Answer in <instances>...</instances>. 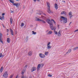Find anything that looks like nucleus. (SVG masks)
Wrapping results in <instances>:
<instances>
[{"label":"nucleus","mask_w":78,"mask_h":78,"mask_svg":"<svg viewBox=\"0 0 78 78\" xmlns=\"http://www.w3.org/2000/svg\"><path fill=\"white\" fill-rule=\"evenodd\" d=\"M60 20L61 23H63V24H65L67 22V18L64 16H61Z\"/></svg>","instance_id":"1"},{"label":"nucleus","mask_w":78,"mask_h":78,"mask_svg":"<svg viewBox=\"0 0 78 78\" xmlns=\"http://www.w3.org/2000/svg\"><path fill=\"white\" fill-rule=\"evenodd\" d=\"M46 22L50 25V28L51 30H54V27L53 26V22L50 21V19H47L46 20Z\"/></svg>","instance_id":"2"},{"label":"nucleus","mask_w":78,"mask_h":78,"mask_svg":"<svg viewBox=\"0 0 78 78\" xmlns=\"http://www.w3.org/2000/svg\"><path fill=\"white\" fill-rule=\"evenodd\" d=\"M9 2H11V3H12V5H14V6H16V8L17 7H19L20 5V3H14V2L12 0H9Z\"/></svg>","instance_id":"3"},{"label":"nucleus","mask_w":78,"mask_h":78,"mask_svg":"<svg viewBox=\"0 0 78 78\" xmlns=\"http://www.w3.org/2000/svg\"><path fill=\"white\" fill-rule=\"evenodd\" d=\"M8 72L7 71H5L3 75V76L4 78H8Z\"/></svg>","instance_id":"4"},{"label":"nucleus","mask_w":78,"mask_h":78,"mask_svg":"<svg viewBox=\"0 0 78 78\" xmlns=\"http://www.w3.org/2000/svg\"><path fill=\"white\" fill-rule=\"evenodd\" d=\"M36 67H33L31 69V72H34V71H35V70H36Z\"/></svg>","instance_id":"5"},{"label":"nucleus","mask_w":78,"mask_h":78,"mask_svg":"<svg viewBox=\"0 0 78 78\" xmlns=\"http://www.w3.org/2000/svg\"><path fill=\"white\" fill-rule=\"evenodd\" d=\"M39 55L41 58H45V55L43 54L42 53L39 54Z\"/></svg>","instance_id":"6"},{"label":"nucleus","mask_w":78,"mask_h":78,"mask_svg":"<svg viewBox=\"0 0 78 78\" xmlns=\"http://www.w3.org/2000/svg\"><path fill=\"white\" fill-rule=\"evenodd\" d=\"M40 68H41V64H39L38 65V66L37 68V72H38L39 70H40Z\"/></svg>","instance_id":"7"},{"label":"nucleus","mask_w":78,"mask_h":78,"mask_svg":"<svg viewBox=\"0 0 78 78\" xmlns=\"http://www.w3.org/2000/svg\"><path fill=\"white\" fill-rule=\"evenodd\" d=\"M48 10L47 11L48 13H51V12L52 13H53V12H51V11L50 10V8H48Z\"/></svg>","instance_id":"8"},{"label":"nucleus","mask_w":78,"mask_h":78,"mask_svg":"<svg viewBox=\"0 0 78 78\" xmlns=\"http://www.w3.org/2000/svg\"><path fill=\"white\" fill-rule=\"evenodd\" d=\"M69 15L70 17V19H71V18H72V17L73 16V15H72V12H69Z\"/></svg>","instance_id":"9"},{"label":"nucleus","mask_w":78,"mask_h":78,"mask_svg":"<svg viewBox=\"0 0 78 78\" xmlns=\"http://www.w3.org/2000/svg\"><path fill=\"white\" fill-rule=\"evenodd\" d=\"M41 20L39 18L37 17H35V20L36 21H39L40 22Z\"/></svg>","instance_id":"10"},{"label":"nucleus","mask_w":78,"mask_h":78,"mask_svg":"<svg viewBox=\"0 0 78 78\" xmlns=\"http://www.w3.org/2000/svg\"><path fill=\"white\" fill-rule=\"evenodd\" d=\"M61 30H60L58 33V36H61Z\"/></svg>","instance_id":"11"},{"label":"nucleus","mask_w":78,"mask_h":78,"mask_svg":"<svg viewBox=\"0 0 78 78\" xmlns=\"http://www.w3.org/2000/svg\"><path fill=\"white\" fill-rule=\"evenodd\" d=\"M67 13H66V12L65 11H62L61 12V14H64L65 15H66V16H67Z\"/></svg>","instance_id":"12"},{"label":"nucleus","mask_w":78,"mask_h":78,"mask_svg":"<svg viewBox=\"0 0 78 78\" xmlns=\"http://www.w3.org/2000/svg\"><path fill=\"white\" fill-rule=\"evenodd\" d=\"M10 31L11 33V34L12 36L14 35V33L13 32V31L11 29H10Z\"/></svg>","instance_id":"13"},{"label":"nucleus","mask_w":78,"mask_h":78,"mask_svg":"<svg viewBox=\"0 0 78 78\" xmlns=\"http://www.w3.org/2000/svg\"><path fill=\"white\" fill-rule=\"evenodd\" d=\"M52 34V31H49L47 33V35H49L50 34Z\"/></svg>","instance_id":"14"},{"label":"nucleus","mask_w":78,"mask_h":78,"mask_svg":"<svg viewBox=\"0 0 78 78\" xmlns=\"http://www.w3.org/2000/svg\"><path fill=\"white\" fill-rule=\"evenodd\" d=\"M27 68V65H26L24 67L23 70H24V72H25V70H26V69Z\"/></svg>","instance_id":"15"},{"label":"nucleus","mask_w":78,"mask_h":78,"mask_svg":"<svg viewBox=\"0 0 78 78\" xmlns=\"http://www.w3.org/2000/svg\"><path fill=\"white\" fill-rule=\"evenodd\" d=\"M3 66H2L0 69V73H2V72H3Z\"/></svg>","instance_id":"16"},{"label":"nucleus","mask_w":78,"mask_h":78,"mask_svg":"<svg viewBox=\"0 0 78 78\" xmlns=\"http://www.w3.org/2000/svg\"><path fill=\"white\" fill-rule=\"evenodd\" d=\"M58 5H57V4H55V8L56 9H58Z\"/></svg>","instance_id":"17"},{"label":"nucleus","mask_w":78,"mask_h":78,"mask_svg":"<svg viewBox=\"0 0 78 78\" xmlns=\"http://www.w3.org/2000/svg\"><path fill=\"white\" fill-rule=\"evenodd\" d=\"M71 51H72V49H69L68 50V51L66 53V54H68V53H70V52H71Z\"/></svg>","instance_id":"18"},{"label":"nucleus","mask_w":78,"mask_h":78,"mask_svg":"<svg viewBox=\"0 0 78 78\" xmlns=\"http://www.w3.org/2000/svg\"><path fill=\"white\" fill-rule=\"evenodd\" d=\"M7 41L8 43H10V38H7Z\"/></svg>","instance_id":"19"},{"label":"nucleus","mask_w":78,"mask_h":78,"mask_svg":"<svg viewBox=\"0 0 78 78\" xmlns=\"http://www.w3.org/2000/svg\"><path fill=\"white\" fill-rule=\"evenodd\" d=\"M47 5L48 8H50V3L48 2H47Z\"/></svg>","instance_id":"20"},{"label":"nucleus","mask_w":78,"mask_h":78,"mask_svg":"<svg viewBox=\"0 0 78 78\" xmlns=\"http://www.w3.org/2000/svg\"><path fill=\"white\" fill-rule=\"evenodd\" d=\"M48 52L47 51L45 52L44 55H48Z\"/></svg>","instance_id":"21"},{"label":"nucleus","mask_w":78,"mask_h":78,"mask_svg":"<svg viewBox=\"0 0 78 78\" xmlns=\"http://www.w3.org/2000/svg\"><path fill=\"white\" fill-rule=\"evenodd\" d=\"M12 18H10V22L11 24H12Z\"/></svg>","instance_id":"22"},{"label":"nucleus","mask_w":78,"mask_h":78,"mask_svg":"<svg viewBox=\"0 0 78 78\" xmlns=\"http://www.w3.org/2000/svg\"><path fill=\"white\" fill-rule=\"evenodd\" d=\"M40 22H42L43 23H45V21L44 20H41Z\"/></svg>","instance_id":"23"},{"label":"nucleus","mask_w":78,"mask_h":78,"mask_svg":"<svg viewBox=\"0 0 78 78\" xmlns=\"http://www.w3.org/2000/svg\"><path fill=\"white\" fill-rule=\"evenodd\" d=\"M24 72H25V71H24V70H23V71H22V72H21V74H22V76H23V74H24Z\"/></svg>","instance_id":"24"},{"label":"nucleus","mask_w":78,"mask_h":78,"mask_svg":"<svg viewBox=\"0 0 78 78\" xmlns=\"http://www.w3.org/2000/svg\"><path fill=\"white\" fill-rule=\"evenodd\" d=\"M0 42L3 44V41H2V38H0Z\"/></svg>","instance_id":"25"},{"label":"nucleus","mask_w":78,"mask_h":78,"mask_svg":"<svg viewBox=\"0 0 78 78\" xmlns=\"http://www.w3.org/2000/svg\"><path fill=\"white\" fill-rule=\"evenodd\" d=\"M47 46V48L48 49H48H50L51 48V46L50 45L49 46Z\"/></svg>","instance_id":"26"},{"label":"nucleus","mask_w":78,"mask_h":78,"mask_svg":"<svg viewBox=\"0 0 78 78\" xmlns=\"http://www.w3.org/2000/svg\"><path fill=\"white\" fill-rule=\"evenodd\" d=\"M78 49V47H77L76 48H74L73 49V50H77Z\"/></svg>","instance_id":"27"},{"label":"nucleus","mask_w":78,"mask_h":78,"mask_svg":"<svg viewBox=\"0 0 78 78\" xmlns=\"http://www.w3.org/2000/svg\"><path fill=\"white\" fill-rule=\"evenodd\" d=\"M29 56H31L32 53L31 52H29L28 53Z\"/></svg>","instance_id":"28"},{"label":"nucleus","mask_w":78,"mask_h":78,"mask_svg":"<svg viewBox=\"0 0 78 78\" xmlns=\"http://www.w3.org/2000/svg\"><path fill=\"white\" fill-rule=\"evenodd\" d=\"M25 25V24H24V23H22L21 24V27H23V26H24Z\"/></svg>","instance_id":"29"},{"label":"nucleus","mask_w":78,"mask_h":78,"mask_svg":"<svg viewBox=\"0 0 78 78\" xmlns=\"http://www.w3.org/2000/svg\"><path fill=\"white\" fill-rule=\"evenodd\" d=\"M2 34L1 33H0V39H2Z\"/></svg>","instance_id":"30"},{"label":"nucleus","mask_w":78,"mask_h":78,"mask_svg":"<svg viewBox=\"0 0 78 78\" xmlns=\"http://www.w3.org/2000/svg\"><path fill=\"white\" fill-rule=\"evenodd\" d=\"M33 34H36V32H34V31H32Z\"/></svg>","instance_id":"31"},{"label":"nucleus","mask_w":78,"mask_h":78,"mask_svg":"<svg viewBox=\"0 0 78 78\" xmlns=\"http://www.w3.org/2000/svg\"><path fill=\"white\" fill-rule=\"evenodd\" d=\"M28 36L26 37V39H25V40L26 41H28Z\"/></svg>","instance_id":"32"},{"label":"nucleus","mask_w":78,"mask_h":78,"mask_svg":"<svg viewBox=\"0 0 78 78\" xmlns=\"http://www.w3.org/2000/svg\"><path fill=\"white\" fill-rule=\"evenodd\" d=\"M54 33L55 34H58V32H57L56 31H55V30H54Z\"/></svg>","instance_id":"33"},{"label":"nucleus","mask_w":78,"mask_h":78,"mask_svg":"<svg viewBox=\"0 0 78 78\" xmlns=\"http://www.w3.org/2000/svg\"><path fill=\"white\" fill-rule=\"evenodd\" d=\"M48 76H49V77H51V76H52V75H51L50 74H49L48 75Z\"/></svg>","instance_id":"34"},{"label":"nucleus","mask_w":78,"mask_h":78,"mask_svg":"<svg viewBox=\"0 0 78 78\" xmlns=\"http://www.w3.org/2000/svg\"><path fill=\"white\" fill-rule=\"evenodd\" d=\"M0 20H3V18H2V17L1 16H0Z\"/></svg>","instance_id":"35"},{"label":"nucleus","mask_w":78,"mask_h":78,"mask_svg":"<svg viewBox=\"0 0 78 78\" xmlns=\"http://www.w3.org/2000/svg\"><path fill=\"white\" fill-rule=\"evenodd\" d=\"M50 42H49L48 44L47 45V46L50 45Z\"/></svg>","instance_id":"36"},{"label":"nucleus","mask_w":78,"mask_h":78,"mask_svg":"<svg viewBox=\"0 0 78 78\" xmlns=\"http://www.w3.org/2000/svg\"><path fill=\"white\" fill-rule=\"evenodd\" d=\"M2 56V53H0V58H1Z\"/></svg>","instance_id":"37"},{"label":"nucleus","mask_w":78,"mask_h":78,"mask_svg":"<svg viewBox=\"0 0 78 78\" xmlns=\"http://www.w3.org/2000/svg\"><path fill=\"white\" fill-rule=\"evenodd\" d=\"M36 0H37V2H40V0H34V2H36Z\"/></svg>","instance_id":"38"},{"label":"nucleus","mask_w":78,"mask_h":78,"mask_svg":"<svg viewBox=\"0 0 78 78\" xmlns=\"http://www.w3.org/2000/svg\"><path fill=\"white\" fill-rule=\"evenodd\" d=\"M21 78H24V76L23 75L21 76Z\"/></svg>","instance_id":"39"},{"label":"nucleus","mask_w":78,"mask_h":78,"mask_svg":"<svg viewBox=\"0 0 78 78\" xmlns=\"http://www.w3.org/2000/svg\"><path fill=\"white\" fill-rule=\"evenodd\" d=\"M50 21H51V22H52H52H53V21H54V20L53 19H52L51 20H50Z\"/></svg>","instance_id":"40"},{"label":"nucleus","mask_w":78,"mask_h":78,"mask_svg":"<svg viewBox=\"0 0 78 78\" xmlns=\"http://www.w3.org/2000/svg\"><path fill=\"white\" fill-rule=\"evenodd\" d=\"M78 31V29H77L74 32H76V31Z\"/></svg>","instance_id":"41"},{"label":"nucleus","mask_w":78,"mask_h":78,"mask_svg":"<svg viewBox=\"0 0 78 78\" xmlns=\"http://www.w3.org/2000/svg\"><path fill=\"white\" fill-rule=\"evenodd\" d=\"M41 66L42 67H43V66H44V64H41Z\"/></svg>","instance_id":"42"},{"label":"nucleus","mask_w":78,"mask_h":78,"mask_svg":"<svg viewBox=\"0 0 78 78\" xmlns=\"http://www.w3.org/2000/svg\"><path fill=\"white\" fill-rule=\"evenodd\" d=\"M2 18L3 19H4L5 17H4V16H2Z\"/></svg>","instance_id":"43"},{"label":"nucleus","mask_w":78,"mask_h":78,"mask_svg":"<svg viewBox=\"0 0 78 78\" xmlns=\"http://www.w3.org/2000/svg\"><path fill=\"white\" fill-rule=\"evenodd\" d=\"M44 16H41V18L42 19H44Z\"/></svg>","instance_id":"44"},{"label":"nucleus","mask_w":78,"mask_h":78,"mask_svg":"<svg viewBox=\"0 0 78 78\" xmlns=\"http://www.w3.org/2000/svg\"><path fill=\"white\" fill-rule=\"evenodd\" d=\"M12 76H12V75L9 78H12Z\"/></svg>","instance_id":"45"},{"label":"nucleus","mask_w":78,"mask_h":78,"mask_svg":"<svg viewBox=\"0 0 78 78\" xmlns=\"http://www.w3.org/2000/svg\"><path fill=\"white\" fill-rule=\"evenodd\" d=\"M4 15H5V13H3L2 14V16H4Z\"/></svg>","instance_id":"46"},{"label":"nucleus","mask_w":78,"mask_h":78,"mask_svg":"<svg viewBox=\"0 0 78 78\" xmlns=\"http://www.w3.org/2000/svg\"><path fill=\"white\" fill-rule=\"evenodd\" d=\"M11 13H13L14 12V11H13L11 10Z\"/></svg>","instance_id":"47"},{"label":"nucleus","mask_w":78,"mask_h":78,"mask_svg":"<svg viewBox=\"0 0 78 78\" xmlns=\"http://www.w3.org/2000/svg\"><path fill=\"white\" fill-rule=\"evenodd\" d=\"M18 76H19V75H17L16 77V78H17L18 77Z\"/></svg>","instance_id":"48"},{"label":"nucleus","mask_w":78,"mask_h":78,"mask_svg":"<svg viewBox=\"0 0 78 78\" xmlns=\"http://www.w3.org/2000/svg\"><path fill=\"white\" fill-rule=\"evenodd\" d=\"M53 23H56V22H55V20L53 21Z\"/></svg>","instance_id":"49"},{"label":"nucleus","mask_w":78,"mask_h":78,"mask_svg":"<svg viewBox=\"0 0 78 78\" xmlns=\"http://www.w3.org/2000/svg\"><path fill=\"white\" fill-rule=\"evenodd\" d=\"M72 23V22H70L69 24V25H70V24Z\"/></svg>","instance_id":"50"},{"label":"nucleus","mask_w":78,"mask_h":78,"mask_svg":"<svg viewBox=\"0 0 78 78\" xmlns=\"http://www.w3.org/2000/svg\"><path fill=\"white\" fill-rule=\"evenodd\" d=\"M54 31H55V30H56V27H54Z\"/></svg>","instance_id":"51"},{"label":"nucleus","mask_w":78,"mask_h":78,"mask_svg":"<svg viewBox=\"0 0 78 78\" xmlns=\"http://www.w3.org/2000/svg\"><path fill=\"white\" fill-rule=\"evenodd\" d=\"M29 78H32V76H30L29 77Z\"/></svg>","instance_id":"52"},{"label":"nucleus","mask_w":78,"mask_h":78,"mask_svg":"<svg viewBox=\"0 0 78 78\" xmlns=\"http://www.w3.org/2000/svg\"><path fill=\"white\" fill-rule=\"evenodd\" d=\"M3 27L4 28H5V26H4V25L2 24Z\"/></svg>","instance_id":"53"},{"label":"nucleus","mask_w":78,"mask_h":78,"mask_svg":"<svg viewBox=\"0 0 78 78\" xmlns=\"http://www.w3.org/2000/svg\"><path fill=\"white\" fill-rule=\"evenodd\" d=\"M7 31L8 32L9 31V30L8 29H7Z\"/></svg>","instance_id":"54"},{"label":"nucleus","mask_w":78,"mask_h":78,"mask_svg":"<svg viewBox=\"0 0 78 78\" xmlns=\"http://www.w3.org/2000/svg\"><path fill=\"white\" fill-rule=\"evenodd\" d=\"M58 27H59V25H58Z\"/></svg>","instance_id":"55"},{"label":"nucleus","mask_w":78,"mask_h":78,"mask_svg":"<svg viewBox=\"0 0 78 78\" xmlns=\"http://www.w3.org/2000/svg\"><path fill=\"white\" fill-rule=\"evenodd\" d=\"M24 78H27L26 76H24Z\"/></svg>","instance_id":"56"},{"label":"nucleus","mask_w":78,"mask_h":78,"mask_svg":"<svg viewBox=\"0 0 78 78\" xmlns=\"http://www.w3.org/2000/svg\"><path fill=\"white\" fill-rule=\"evenodd\" d=\"M48 31V30H46V32H47Z\"/></svg>","instance_id":"57"},{"label":"nucleus","mask_w":78,"mask_h":78,"mask_svg":"<svg viewBox=\"0 0 78 78\" xmlns=\"http://www.w3.org/2000/svg\"><path fill=\"white\" fill-rule=\"evenodd\" d=\"M63 2H64V3H65V2H66V1H63Z\"/></svg>","instance_id":"58"},{"label":"nucleus","mask_w":78,"mask_h":78,"mask_svg":"<svg viewBox=\"0 0 78 78\" xmlns=\"http://www.w3.org/2000/svg\"><path fill=\"white\" fill-rule=\"evenodd\" d=\"M40 15H41V13H40L39 14Z\"/></svg>","instance_id":"59"},{"label":"nucleus","mask_w":78,"mask_h":78,"mask_svg":"<svg viewBox=\"0 0 78 78\" xmlns=\"http://www.w3.org/2000/svg\"><path fill=\"white\" fill-rule=\"evenodd\" d=\"M16 1H19V0H16Z\"/></svg>","instance_id":"60"},{"label":"nucleus","mask_w":78,"mask_h":78,"mask_svg":"<svg viewBox=\"0 0 78 78\" xmlns=\"http://www.w3.org/2000/svg\"><path fill=\"white\" fill-rule=\"evenodd\" d=\"M69 64H70V63H69Z\"/></svg>","instance_id":"61"},{"label":"nucleus","mask_w":78,"mask_h":78,"mask_svg":"<svg viewBox=\"0 0 78 78\" xmlns=\"http://www.w3.org/2000/svg\"><path fill=\"white\" fill-rule=\"evenodd\" d=\"M8 35V34H7Z\"/></svg>","instance_id":"62"},{"label":"nucleus","mask_w":78,"mask_h":78,"mask_svg":"<svg viewBox=\"0 0 78 78\" xmlns=\"http://www.w3.org/2000/svg\"><path fill=\"white\" fill-rule=\"evenodd\" d=\"M3 56V55H2V56Z\"/></svg>","instance_id":"63"},{"label":"nucleus","mask_w":78,"mask_h":78,"mask_svg":"<svg viewBox=\"0 0 78 78\" xmlns=\"http://www.w3.org/2000/svg\"><path fill=\"white\" fill-rule=\"evenodd\" d=\"M66 29H67V28H66Z\"/></svg>","instance_id":"64"}]
</instances>
